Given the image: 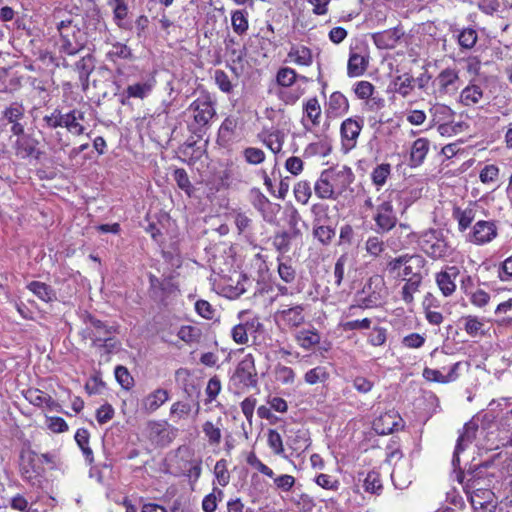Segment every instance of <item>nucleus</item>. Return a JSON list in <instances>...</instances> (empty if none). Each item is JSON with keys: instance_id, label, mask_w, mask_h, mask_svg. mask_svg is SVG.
<instances>
[{"instance_id": "49530a36", "label": "nucleus", "mask_w": 512, "mask_h": 512, "mask_svg": "<svg viewBox=\"0 0 512 512\" xmlns=\"http://www.w3.org/2000/svg\"><path fill=\"white\" fill-rule=\"evenodd\" d=\"M414 88V78L409 74L397 76L393 81V91L403 97L408 96Z\"/></svg>"}, {"instance_id": "c85d7f7f", "label": "nucleus", "mask_w": 512, "mask_h": 512, "mask_svg": "<svg viewBox=\"0 0 512 512\" xmlns=\"http://www.w3.org/2000/svg\"><path fill=\"white\" fill-rule=\"evenodd\" d=\"M239 125V118L236 116H228L221 123L218 130V141L221 144H227L234 138L237 127Z\"/></svg>"}, {"instance_id": "4468645a", "label": "nucleus", "mask_w": 512, "mask_h": 512, "mask_svg": "<svg viewBox=\"0 0 512 512\" xmlns=\"http://www.w3.org/2000/svg\"><path fill=\"white\" fill-rule=\"evenodd\" d=\"M325 171L329 174L330 182L338 196L344 193L355 179L352 169L348 166H337Z\"/></svg>"}, {"instance_id": "3c124183", "label": "nucleus", "mask_w": 512, "mask_h": 512, "mask_svg": "<svg viewBox=\"0 0 512 512\" xmlns=\"http://www.w3.org/2000/svg\"><path fill=\"white\" fill-rule=\"evenodd\" d=\"M304 114L311 121L313 126L320 123L321 107L317 98H310L304 104Z\"/></svg>"}, {"instance_id": "338daca9", "label": "nucleus", "mask_w": 512, "mask_h": 512, "mask_svg": "<svg viewBox=\"0 0 512 512\" xmlns=\"http://www.w3.org/2000/svg\"><path fill=\"white\" fill-rule=\"evenodd\" d=\"M295 372L292 368L278 364L275 367V378L283 385H291L295 381Z\"/></svg>"}, {"instance_id": "774afa93", "label": "nucleus", "mask_w": 512, "mask_h": 512, "mask_svg": "<svg viewBox=\"0 0 512 512\" xmlns=\"http://www.w3.org/2000/svg\"><path fill=\"white\" fill-rule=\"evenodd\" d=\"M177 336L185 343L192 344L199 340L201 331L197 327L186 325L179 329Z\"/></svg>"}, {"instance_id": "69168bd1", "label": "nucleus", "mask_w": 512, "mask_h": 512, "mask_svg": "<svg viewBox=\"0 0 512 512\" xmlns=\"http://www.w3.org/2000/svg\"><path fill=\"white\" fill-rule=\"evenodd\" d=\"M76 70L79 72L80 80H88L89 75L94 69V61L91 55L82 57L75 64Z\"/></svg>"}, {"instance_id": "ea45409f", "label": "nucleus", "mask_w": 512, "mask_h": 512, "mask_svg": "<svg viewBox=\"0 0 512 512\" xmlns=\"http://www.w3.org/2000/svg\"><path fill=\"white\" fill-rule=\"evenodd\" d=\"M231 216L237 228L238 234L245 236L252 234L253 220L247 215L246 212L241 210H233L231 212Z\"/></svg>"}, {"instance_id": "bb28decb", "label": "nucleus", "mask_w": 512, "mask_h": 512, "mask_svg": "<svg viewBox=\"0 0 512 512\" xmlns=\"http://www.w3.org/2000/svg\"><path fill=\"white\" fill-rule=\"evenodd\" d=\"M84 120V112L73 109L66 114H63V126L68 132L74 135H82L85 132L84 126L81 121Z\"/></svg>"}, {"instance_id": "09e8293b", "label": "nucleus", "mask_w": 512, "mask_h": 512, "mask_svg": "<svg viewBox=\"0 0 512 512\" xmlns=\"http://www.w3.org/2000/svg\"><path fill=\"white\" fill-rule=\"evenodd\" d=\"M391 174V165L388 163H382L377 165L371 172L372 183L379 190L383 187Z\"/></svg>"}, {"instance_id": "6e6552de", "label": "nucleus", "mask_w": 512, "mask_h": 512, "mask_svg": "<svg viewBox=\"0 0 512 512\" xmlns=\"http://www.w3.org/2000/svg\"><path fill=\"white\" fill-rule=\"evenodd\" d=\"M304 310L303 304L294 306L281 304L275 313V320L278 324H283L288 328H297L305 322Z\"/></svg>"}, {"instance_id": "4c0bfd02", "label": "nucleus", "mask_w": 512, "mask_h": 512, "mask_svg": "<svg viewBox=\"0 0 512 512\" xmlns=\"http://www.w3.org/2000/svg\"><path fill=\"white\" fill-rule=\"evenodd\" d=\"M362 482V487L367 493L380 495L383 491V483L378 471L372 470L366 473Z\"/></svg>"}, {"instance_id": "680f3d73", "label": "nucleus", "mask_w": 512, "mask_h": 512, "mask_svg": "<svg viewBox=\"0 0 512 512\" xmlns=\"http://www.w3.org/2000/svg\"><path fill=\"white\" fill-rule=\"evenodd\" d=\"M173 179L177 183V186L183 190L188 196H191L193 186L189 180L188 174L185 169L177 168L173 172Z\"/></svg>"}, {"instance_id": "2eb2a0df", "label": "nucleus", "mask_w": 512, "mask_h": 512, "mask_svg": "<svg viewBox=\"0 0 512 512\" xmlns=\"http://www.w3.org/2000/svg\"><path fill=\"white\" fill-rule=\"evenodd\" d=\"M148 436L153 443L164 447L172 442L175 433L174 429L165 421H150L148 423Z\"/></svg>"}, {"instance_id": "dca6fc26", "label": "nucleus", "mask_w": 512, "mask_h": 512, "mask_svg": "<svg viewBox=\"0 0 512 512\" xmlns=\"http://www.w3.org/2000/svg\"><path fill=\"white\" fill-rule=\"evenodd\" d=\"M459 275L460 270L456 266H448L436 274L435 281L443 296L448 297L455 292Z\"/></svg>"}, {"instance_id": "a878e982", "label": "nucleus", "mask_w": 512, "mask_h": 512, "mask_svg": "<svg viewBox=\"0 0 512 512\" xmlns=\"http://www.w3.org/2000/svg\"><path fill=\"white\" fill-rule=\"evenodd\" d=\"M452 216L457 221L459 232H464L476 220L477 209L475 205H469L464 209L455 207Z\"/></svg>"}, {"instance_id": "5701e85b", "label": "nucleus", "mask_w": 512, "mask_h": 512, "mask_svg": "<svg viewBox=\"0 0 512 512\" xmlns=\"http://www.w3.org/2000/svg\"><path fill=\"white\" fill-rule=\"evenodd\" d=\"M459 81V76L456 70L454 69H444L441 71L435 79V84L438 87V90L442 94H450L454 93L457 89V83Z\"/></svg>"}, {"instance_id": "aec40b11", "label": "nucleus", "mask_w": 512, "mask_h": 512, "mask_svg": "<svg viewBox=\"0 0 512 512\" xmlns=\"http://www.w3.org/2000/svg\"><path fill=\"white\" fill-rule=\"evenodd\" d=\"M169 398L168 390L157 388L141 400V410L146 414H152L167 402Z\"/></svg>"}, {"instance_id": "e433bc0d", "label": "nucleus", "mask_w": 512, "mask_h": 512, "mask_svg": "<svg viewBox=\"0 0 512 512\" xmlns=\"http://www.w3.org/2000/svg\"><path fill=\"white\" fill-rule=\"evenodd\" d=\"M35 455L34 451L22 452L20 455V472L22 478L26 481H31L35 477Z\"/></svg>"}, {"instance_id": "7c9ffc66", "label": "nucleus", "mask_w": 512, "mask_h": 512, "mask_svg": "<svg viewBox=\"0 0 512 512\" xmlns=\"http://www.w3.org/2000/svg\"><path fill=\"white\" fill-rule=\"evenodd\" d=\"M287 56L291 62L300 66H310L313 62L311 50L303 45H293Z\"/></svg>"}, {"instance_id": "0e129e2a", "label": "nucleus", "mask_w": 512, "mask_h": 512, "mask_svg": "<svg viewBox=\"0 0 512 512\" xmlns=\"http://www.w3.org/2000/svg\"><path fill=\"white\" fill-rule=\"evenodd\" d=\"M365 250L372 257H378L385 250V244L379 236H369L365 241Z\"/></svg>"}, {"instance_id": "c756f323", "label": "nucleus", "mask_w": 512, "mask_h": 512, "mask_svg": "<svg viewBox=\"0 0 512 512\" xmlns=\"http://www.w3.org/2000/svg\"><path fill=\"white\" fill-rule=\"evenodd\" d=\"M315 194L321 199H336L338 197L332 183L330 182L329 174L324 170L319 179L314 185Z\"/></svg>"}, {"instance_id": "6e6d98bb", "label": "nucleus", "mask_w": 512, "mask_h": 512, "mask_svg": "<svg viewBox=\"0 0 512 512\" xmlns=\"http://www.w3.org/2000/svg\"><path fill=\"white\" fill-rule=\"evenodd\" d=\"M248 13L244 10H237L231 16V24L235 33L244 34L248 30Z\"/></svg>"}, {"instance_id": "a19ab883", "label": "nucleus", "mask_w": 512, "mask_h": 512, "mask_svg": "<svg viewBox=\"0 0 512 512\" xmlns=\"http://www.w3.org/2000/svg\"><path fill=\"white\" fill-rule=\"evenodd\" d=\"M220 426L221 418L218 419L217 424H214L212 421H206L203 423L202 431L210 446H217L220 444L222 438Z\"/></svg>"}, {"instance_id": "ddd939ff", "label": "nucleus", "mask_w": 512, "mask_h": 512, "mask_svg": "<svg viewBox=\"0 0 512 512\" xmlns=\"http://www.w3.org/2000/svg\"><path fill=\"white\" fill-rule=\"evenodd\" d=\"M364 120L362 117L347 118L340 127L342 145L346 150H350L356 146L357 139L363 128Z\"/></svg>"}, {"instance_id": "a211bd4d", "label": "nucleus", "mask_w": 512, "mask_h": 512, "mask_svg": "<svg viewBox=\"0 0 512 512\" xmlns=\"http://www.w3.org/2000/svg\"><path fill=\"white\" fill-rule=\"evenodd\" d=\"M400 427H402V418L395 411H388L373 422V429L379 435L393 433Z\"/></svg>"}, {"instance_id": "37998d69", "label": "nucleus", "mask_w": 512, "mask_h": 512, "mask_svg": "<svg viewBox=\"0 0 512 512\" xmlns=\"http://www.w3.org/2000/svg\"><path fill=\"white\" fill-rule=\"evenodd\" d=\"M155 84V80L151 79L147 82L143 83H135L133 85H129L126 88V94L129 98H140L143 99L148 96Z\"/></svg>"}, {"instance_id": "4be33fe9", "label": "nucleus", "mask_w": 512, "mask_h": 512, "mask_svg": "<svg viewBox=\"0 0 512 512\" xmlns=\"http://www.w3.org/2000/svg\"><path fill=\"white\" fill-rule=\"evenodd\" d=\"M37 144L38 141L35 138L26 134L20 135V137L15 140L13 148L15 150V154L22 159L33 156L38 158L39 152L37 151Z\"/></svg>"}, {"instance_id": "412c9836", "label": "nucleus", "mask_w": 512, "mask_h": 512, "mask_svg": "<svg viewBox=\"0 0 512 512\" xmlns=\"http://www.w3.org/2000/svg\"><path fill=\"white\" fill-rule=\"evenodd\" d=\"M24 397L36 407L46 408L50 411H59L60 405L49 394L39 389H28Z\"/></svg>"}, {"instance_id": "de8ad7c7", "label": "nucleus", "mask_w": 512, "mask_h": 512, "mask_svg": "<svg viewBox=\"0 0 512 512\" xmlns=\"http://www.w3.org/2000/svg\"><path fill=\"white\" fill-rule=\"evenodd\" d=\"M295 340L300 347L308 350L319 344L320 336L315 331L300 330L295 334Z\"/></svg>"}, {"instance_id": "bf43d9fd", "label": "nucleus", "mask_w": 512, "mask_h": 512, "mask_svg": "<svg viewBox=\"0 0 512 512\" xmlns=\"http://www.w3.org/2000/svg\"><path fill=\"white\" fill-rule=\"evenodd\" d=\"M293 192H294L296 201L303 205L308 203V201L312 195L311 186L308 181L297 182L294 186Z\"/></svg>"}, {"instance_id": "603ef678", "label": "nucleus", "mask_w": 512, "mask_h": 512, "mask_svg": "<svg viewBox=\"0 0 512 512\" xmlns=\"http://www.w3.org/2000/svg\"><path fill=\"white\" fill-rule=\"evenodd\" d=\"M430 112L433 117V122L437 125L444 122L452 121L454 112L453 110L446 105L436 104L431 109Z\"/></svg>"}, {"instance_id": "0eeeda50", "label": "nucleus", "mask_w": 512, "mask_h": 512, "mask_svg": "<svg viewBox=\"0 0 512 512\" xmlns=\"http://www.w3.org/2000/svg\"><path fill=\"white\" fill-rule=\"evenodd\" d=\"M498 237V222L496 220H477L466 235V240L474 245L483 246Z\"/></svg>"}, {"instance_id": "9d476101", "label": "nucleus", "mask_w": 512, "mask_h": 512, "mask_svg": "<svg viewBox=\"0 0 512 512\" xmlns=\"http://www.w3.org/2000/svg\"><path fill=\"white\" fill-rule=\"evenodd\" d=\"M85 323L86 328L83 330L82 336L84 339H90L92 346L99 345L103 338H107L115 332L113 327L106 325L91 315L87 316Z\"/></svg>"}, {"instance_id": "13d9d810", "label": "nucleus", "mask_w": 512, "mask_h": 512, "mask_svg": "<svg viewBox=\"0 0 512 512\" xmlns=\"http://www.w3.org/2000/svg\"><path fill=\"white\" fill-rule=\"evenodd\" d=\"M335 234V229L330 226L314 224L313 235L323 245H329Z\"/></svg>"}, {"instance_id": "6ab92c4d", "label": "nucleus", "mask_w": 512, "mask_h": 512, "mask_svg": "<svg viewBox=\"0 0 512 512\" xmlns=\"http://www.w3.org/2000/svg\"><path fill=\"white\" fill-rule=\"evenodd\" d=\"M462 365V362L453 363L446 374H444V372L439 369L425 368L423 370V377L427 381L437 382L441 384L454 382L459 378L458 371Z\"/></svg>"}, {"instance_id": "c03bdc74", "label": "nucleus", "mask_w": 512, "mask_h": 512, "mask_svg": "<svg viewBox=\"0 0 512 512\" xmlns=\"http://www.w3.org/2000/svg\"><path fill=\"white\" fill-rule=\"evenodd\" d=\"M422 277L420 274H413L402 287V299L405 303H412L414 293L419 290Z\"/></svg>"}, {"instance_id": "1a4fd4ad", "label": "nucleus", "mask_w": 512, "mask_h": 512, "mask_svg": "<svg viewBox=\"0 0 512 512\" xmlns=\"http://www.w3.org/2000/svg\"><path fill=\"white\" fill-rule=\"evenodd\" d=\"M503 447V450L491 456L490 459L485 460L478 467H483L485 473H488L487 469L495 467L502 477L510 475L512 473V443H508Z\"/></svg>"}, {"instance_id": "864d4df0", "label": "nucleus", "mask_w": 512, "mask_h": 512, "mask_svg": "<svg viewBox=\"0 0 512 512\" xmlns=\"http://www.w3.org/2000/svg\"><path fill=\"white\" fill-rule=\"evenodd\" d=\"M106 58L112 62H116L118 59H130L132 58V50L127 45L117 42L107 52Z\"/></svg>"}, {"instance_id": "473e14b6", "label": "nucleus", "mask_w": 512, "mask_h": 512, "mask_svg": "<svg viewBox=\"0 0 512 512\" xmlns=\"http://www.w3.org/2000/svg\"><path fill=\"white\" fill-rule=\"evenodd\" d=\"M477 422L471 420L467 422L457 439V451H464L468 445H470L476 438L478 432Z\"/></svg>"}, {"instance_id": "5fc2aeb1", "label": "nucleus", "mask_w": 512, "mask_h": 512, "mask_svg": "<svg viewBox=\"0 0 512 512\" xmlns=\"http://www.w3.org/2000/svg\"><path fill=\"white\" fill-rule=\"evenodd\" d=\"M329 378L327 369L323 366H317L308 370L304 375V380L309 385L324 383Z\"/></svg>"}, {"instance_id": "393cba45", "label": "nucleus", "mask_w": 512, "mask_h": 512, "mask_svg": "<svg viewBox=\"0 0 512 512\" xmlns=\"http://www.w3.org/2000/svg\"><path fill=\"white\" fill-rule=\"evenodd\" d=\"M226 54L231 62L230 69L238 77L240 72L238 71L237 65L242 64L246 57L247 50L245 46H237V43L233 38L225 41Z\"/></svg>"}, {"instance_id": "f8f14e48", "label": "nucleus", "mask_w": 512, "mask_h": 512, "mask_svg": "<svg viewBox=\"0 0 512 512\" xmlns=\"http://www.w3.org/2000/svg\"><path fill=\"white\" fill-rule=\"evenodd\" d=\"M233 377L245 387H255L257 385V372L252 354L245 355L238 363Z\"/></svg>"}, {"instance_id": "f704fd0d", "label": "nucleus", "mask_w": 512, "mask_h": 512, "mask_svg": "<svg viewBox=\"0 0 512 512\" xmlns=\"http://www.w3.org/2000/svg\"><path fill=\"white\" fill-rule=\"evenodd\" d=\"M27 288L40 300L44 302H52L56 300L55 290L48 284L40 281H32Z\"/></svg>"}, {"instance_id": "c9c22d12", "label": "nucleus", "mask_w": 512, "mask_h": 512, "mask_svg": "<svg viewBox=\"0 0 512 512\" xmlns=\"http://www.w3.org/2000/svg\"><path fill=\"white\" fill-rule=\"evenodd\" d=\"M461 321L463 322V329L469 336L475 338L485 335V323L477 316H464Z\"/></svg>"}, {"instance_id": "72a5a7b5", "label": "nucleus", "mask_w": 512, "mask_h": 512, "mask_svg": "<svg viewBox=\"0 0 512 512\" xmlns=\"http://www.w3.org/2000/svg\"><path fill=\"white\" fill-rule=\"evenodd\" d=\"M367 66V57L356 52H351L347 64V74L349 77L361 76L366 71Z\"/></svg>"}, {"instance_id": "58836bf2", "label": "nucleus", "mask_w": 512, "mask_h": 512, "mask_svg": "<svg viewBox=\"0 0 512 512\" xmlns=\"http://www.w3.org/2000/svg\"><path fill=\"white\" fill-rule=\"evenodd\" d=\"M299 234V229H295L293 233H289L287 231L278 232L273 236L272 245L278 253L284 255L289 252L291 248L292 237Z\"/></svg>"}, {"instance_id": "f257e3e1", "label": "nucleus", "mask_w": 512, "mask_h": 512, "mask_svg": "<svg viewBox=\"0 0 512 512\" xmlns=\"http://www.w3.org/2000/svg\"><path fill=\"white\" fill-rule=\"evenodd\" d=\"M494 477L495 473H485L483 467H477L458 477L461 483L465 482L471 505L496 503L495 495L489 488Z\"/></svg>"}, {"instance_id": "8fccbe9b", "label": "nucleus", "mask_w": 512, "mask_h": 512, "mask_svg": "<svg viewBox=\"0 0 512 512\" xmlns=\"http://www.w3.org/2000/svg\"><path fill=\"white\" fill-rule=\"evenodd\" d=\"M254 193V208L257 209L262 214V217L266 222L272 223L274 221V215H266V210L271 207L269 199L258 189L254 190Z\"/></svg>"}, {"instance_id": "e2e57ef3", "label": "nucleus", "mask_w": 512, "mask_h": 512, "mask_svg": "<svg viewBox=\"0 0 512 512\" xmlns=\"http://www.w3.org/2000/svg\"><path fill=\"white\" fill-rule=\"evenodd\" d=\"M191 405L188 402L177 401L171 405L170 417L174 422L188 417L191 412Z\"/></svg>"}, {"instance_id": "cd10ccee", "label": "nucleus", "mask_w": 512, "mask_h": 512, "mask_svg": "<svg viewBox=\"0 0 512 512\" xmlns=\"http://www.w3.org/2000/svg\"><path fill=\"white\" fill-rule=\"evenodd\" d=\"M483 98V89L475 83H470L461 91L459 101L462 105L471 107L479 104Z\"/></svg>"}, {"instance_id": "2f4dec72", "label": "nucleus", "mask_w": 512, "mask_h": 512, "mask_svg": "<svg viewBox=\"0 0 512 512\" xmlns=\"http://www.w3.org/2000/svg\"><path fill=\"white\" fill-rule=\"evenodd\" d=\"M429 151V141L425 138H418L413 142L410 152V166L421 165Z\"/></svg>"}, {"instance_id": "39448f33", "label": "nucleus", "mask_w": 512, "mask_h": 512, "mask_svg": "<svg viewBox=\"0 0 512 512\" xmlns=\"http://www.w3.org/2000/svg\"><path fill=\"white\" fill-rule=\"evenodd\" d=\"M403 192L391 191L386 196L378 197L379 203L375 207L373 220L375 231L378 234H386L396 228L398 224L397 212L393 206L394 199H402Z\"/></svg>"}, {"instance_id": "423d86ee", "label": "nucleus", "mask_w": 512, "mask_h": 512, "mask_svg": "<svg viewBox=\"0 0 512 512\" xmlns=\"http://www.w3.org/2000/svg\"><path fill=\"white\" fill-rule=\"evenodd\" d=\"M420 249L430 258L437 260L445 258L450 253V247L439 229H429L423 232L418 240Z\"/></svg>"}, {"instance_id": "4d7b16f0", "label": "nucleus", "mask_w": 512, "mask_h": 512, "mask_svg": "<svg viewBox=\"0 0 512 512\" xmlns=\"http://www.w3.org/2000/svg\"><path fill=\"white\" fill-rule=\"evenodd\" d=\"M329 108L336 114L346 113L349 109L347 98L340 92H333L329 98Z\"/></svg>"}, {"instance_id": "7ed1b4c3", "label": "nucleus", "mask_w": 512, "mask_h": 512, "mask_svg": "<svg viewBox=\"0 0 512 512\" xmlns=\"http://www.w3.org/2000/svg\"><path fill=\"white\" fill-rule=\"evenodd\" d=\"M59 33L57 41L59 52L67 56H75L86 46V34L71 19H66L56 24Z\"/></svg>"}, {"instance_id": "20e7f679", "label": "nucleus", "mask_w": 512, "mask_h": 512, "mask_svg": "<svg viewBox=\"0 0 512 512\" xmlns=\"http://www.w3.org/2000/svg\"><path fill=\"white\" fill-rule=\"evenodd\" d=\"M388 297V288L384 277L378 274L371 276L364 285L356 305L348 308V315H354L357 308L371 309L381 306Z\"/></svg>"}, {"instance_id": "b1692460", "label": "nucleus", "mask_w": 512, "mask_h": 512, "mask_svg": "<svg viewBox=\"0 0 512 512\" xmlns=\"http://www.w3.org/2000/svg\"><path fill=\"white\" fill-rule=\"evenodd\" d=\"M284 434L286 436L287 446L297 454L306 450L310 445L309 438L305 430L285 429Z\"/></svg>"}, {"instance_id": "f3484780", "label": "nucleus", "mask_w": 512, "mask_h": 512, "mask_svg": "<svg viewBox=\"0 0 512 512\" xmlns=\"http://www.w3.org/2000/svg\"><path fill=\"white\" fill-rule=\"evenodd\" d=\"M405 32L401 26L372 34V40L378 49H394Z\"/></svg>"}, {"instance_id": "a18cd8bd", "label": "nucleus", "mask_w": 512, "mask_h": 512, "mask_svg": "<svg viewBox=\"0 0 512 512\" xmlns=\"http://www.w3.org/2000/svg\"><path fill=\"white\" fill-rule=\"evenodd\" d=\"M499 432L503 434L499 436V444L505 446L512 443V409L501 418Z\"/></svg>"}, {"instance_id": "f03ea898", "label": "nucleus", "mask_w": 512, "mask_h": 512, "mask_svg": "<svg viewBox=\"0 0 512 512\" xmlns=\"http://www.w3.org/2000/svg\"><path fill=\"white\" fill-rule=\"evenodd\" d=\"M187 114L192 118L188 129L197 137H202L210 127L211 120L216 116L215 104L208 94L197 97L187 108Z\"/></svg>"}, {"instance_id": "9b49d317", "label": "nucleus", "mask_w": 512, "mask_h": 512, "mask_svg": "<svg viewBox=\"0 0 512 512\" xmlns=\"http://www.w3.org/2000/svg\"><path fill=\"white\" fill-rule=\"evenodd\" d=\"M86 41H108V29L104 19L98 12L87 14L84 20Z\"/></svg>"}, {"instance_id": "79ce46f5", "label": "nucleus", "mask_w": 512, "mask_h": 512, "mask_svg": "<svg viewBox=\"0 0 512 512\" xmlns=\"http://www.w3.org/2000/svg\"><path fill=\"white\" fill-rule=\"evenodd\" d=\"M224 498V492L221 488L213 486L212 491L204 496L201 507L203 512H215L219 502Z\"/></svg>"}, {"instance_id": "052dcab7", "label": "nucleus", "mask_w": 512, "mask_h": 512, "mask_svg": "<svg viewBox=\"0 0 512 512\" xmlns=\"http://www.w3.org/2000/svg\"><path fill=\"white\" fill-rule=\"evenodd\" d=\"M214 476L221 487H226L230 482V474L227 469V461L220 459L214 466Z\"/></svg>"}]
</instances>
